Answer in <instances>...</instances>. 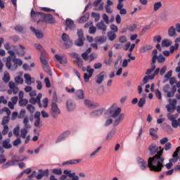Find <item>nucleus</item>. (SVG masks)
I'll use <instances>...</instances> for the list:
<instances>
[{
    "instance_id": "obj_1",
    "label": "nucleus",
    "mask_w": 180,
    "mask_h": 180,
    "mask_svg": "<svg viewBox=\"0 0 180 180\" xmlns=\"http://www.w3.org/2000/svg\"><path fill=\"white\" fill-rule=\"evenodd\" d=\"M163 149H161L158 154L153 157H150L148 159V164L144 159L141 158H136V162L139 167L142 169V171H146L147 168L149 167L150 171H154V172H161L162 171V167H165L164 161L165 159L162 156Z\"/></svg>"
},
{
    "instance_id": "obj_2",
    "label": "nucleus",
    "mask_w": 180,
    "mask_h": 180,
    "mask_svg": "<svg viewBox=\"0 0 180 180\" xmlns=\"http://www.w3.org/2000/svg\"><path fill=\"white\" fill-rule=\"evenodd\" d=\"M117 106V105L116 104H113L110 108V113L111 115V117L115 119L114 120V126H117L123 120V119H124V113H121L122 108Z\"/></svg>"
},
{
    "instance_id": "obj_3",
    "label": "nucleus",
    "mask_w": 180,
    "mask_h": 180,
    "mask_svg": "<svg viewBox=\"0 0 180 180\" xmlns=\"http://www.w3.org/2000/svg\"><path fill=\"white\" fill-rule=\"evenodd\" d=\"M14 64L12 65V56H8L6 58V67L8 68V70H17L18 69V65L20 67L23 64V61L19 58H15L13 60Z\"/></svg>"
},
{
    "instance_id": "obj_4",
    "label": "nucleus",
    "mask_w": 180,
    "mask_h": 180,
    "mask_svg": "<svg viewBox=\"0 0 180 180\" xmlns=\"http://www.w3.org/2000/svg\"><path fill=\"white\" fill-rule=\"evenodd\" d=\"M180 151V146H179L178 148H176V150L173 153V158L169 160V162L167 163L165 165L166 168H167V169H171V168L172 167V162H176V161H178L179 160V157H178V153Z\"/></svg>"
},
{
    "instance_id": "obj_5",
    "label": "nucleus",
    "mask_w": 180,
    "mask_h": 180,
    "mask_svg": "<svg viewBox=\"0 0 180 180\" xmlns=\"http://www.w3.org/2000/svg\"><path fill=\"white\" fill-rule=\"evenodd\" d=\"M60 113H61V110L58 108V105H57V103H52L51 105V109H50V115L52 116V117L56 119V117H57V116H58Z\"/></svg>"
},
{
    "instance_id": "obj_6",
    "label": "nucleus",
    "mask_w": 180,
    "mask_h": 180,
    "mask_svg": "<svg viewBox=\"0 0 180 180\" xmlns=\"http://www.w3.org/2000/svg\"><path fill=\"white\" fill-rule=\"evenodd\" d=\"M148 151L150 152V155H154V154H158L160 150H164L162 147H159V150L157 145L155 143H151L149 145L148 148ZM164 153V150H162V154Z\"/></svg>"
},
{
    "instance_id": "obj_7",
    "label": "nucleus",
    "mask_w": 180,
    "mask_h": 180,
    "mask_svg": "<svg viewBox=\"0 0 180 180\" xmlns=\"http://www.w3.org/2000/svg\"><path fill=\"white\" fill-rule=\"evenodd\" d=\"M26 158H22V156H14V160L8 162L6 164L3 165V168H6L7 167H11L15 165V162H19V161H25Z\"/></svg>"
},
{
    "instance_id": "obj_8",
    "label": "nucleus",
    "mask_w": 180,
    "mask_h": 180,
    "mask_svg": "<svg viewBox=\"0 0 180 180\" xmlns=\"http://www.w3.org/2000/svg\"><path fill=\"white\" fill-rule=\"evenodd\" d=\"M31 18L34 20H38L37 23H40V22H41V19L43 18V13L36 12L32 8L31 11Z\"/></svg>"
},
{
    "instance_id": "obj_9",
    "label": "nucleus",
    "mask_w": 180,
    "mask_h": 180,
    "mask_svg": "<svg viewBox=\"0 0 180 180\" xmlns=\"http://www.w3.org/2000/svg\"><path fill=\"white\" fill-rule=\"evenodd\" d=\"M34 126L35 127H37L38 129H40L41 126H43V124L41 123V121H40V112L37 111L34 115Z\"/></svg>"
},
{
    "instance_id": "obj_10",
    "label": "nucleus",
    "mask_w": 180,
    "mask_h": 180,
    "mask_svg": "<svg viewBox=\"0 0 180 180\" xmlns=\"http://www.w3.org/2000/svg\"><path fill=\"white\" fill-rule=\"evenodd\" d=\"M43 96V94L41 93H39L37 98H31L30 99V103H32V105H36L37 103L38 104V106L39 108H43V105H41V102L40 101V99H41Z\"/></svg>"
},
{
    "instance_id": "obj_11",
    "label": "nucleus",
    "mask_w": 180,
    "mask_h": 180,
    "mask_svg": "<svg viewBox=\"0 0 180 180\" xmlns=\"http://www.w3.org/2000/svg\"><path fill=\"white\" fill-rule=\"evenodd\" d=\"M8 86L10 88V89L8 90V95H12V92L14 94V95H16V94L19 92V88L16 86L15 82H10L8 84Z\"/></svg>"
},
{
    "instance_id": "obj_12",
    "label": "nucleus",
    "mask_w": 180,
    "mask_h": 180,
    "mask_svg": "<svg viewBox=\"0 0 180 180\" xmlns=\"http://www.w3.org/2000/svg\"><path fill=\"white\" fill-rule=\"evenodd\" d=\"M41 20V22H45V23H54V17L51 14H45L43 13Z\"/></svg>"
},
{
    "instance_id": "obj_13",
    "label": "nucleus",
    "mask_w": 180,
    "mask_h": 180,
    "mask_svg": "<svg viewBox=\"0 0 180 180\" xmlns=\"http://www.w3.org/2000/svg\"><path fill=\"white\" fill-rule=\"evenodd\" d=\"M62 40H63L64 45L67 49H68V47L70 46H72V41L70 40V37L67 34L63 33L62 34Z\"/></svg>"
},
{
    "instance_id": "obj_14",
    "label": "nucleus",
    "mask_w": 180,
    "mask_h": 180,
    "mask_svg": "<svg viewBox=\"0 0 180 180\" xmlns=\"http://www.w3.org/2000/svg\"><path fill=\"white\" fill-rule=\"evenodd\" d=\"M70 134H71V132L70 131H66L61 134L56 141V144H58V143H61V141L65 140L68 137V136H70Z\"/></svg>"
},
{
    "instance_id": "obj_15",
    "label": "nucleus",
    "mask_w": 180,
    "mask_h": 180,
    "mask_svg": "<svg viewBox=\"0 0 180 180\" xmlns=\"http://www.w3.org/2000/svg\"><path fill=\"white\" fill-rule=\"evenodd\" d=\"M24 78H25V82L27 84V85H32V84H34V82L36 79L34 77H30V75L25 73L24 75Z\"/></svg>"
},
{
    "instance_id": "obj_16",
    "label": "nucleus",
    "mask_w": 180,
    "mask_h": 180,
    "mask_svg": "<svg viewBox=\"0 0 180 180\" xmlns=\"http://www.w3.org/2000/svg\"><path fill=\"white\" fill-rule=\"evenodd\" d=\"M55 58L60 64H67V57L65 56L55 55Z\"/></svg>"
},
{
    "instance_id": "obj_17",
    "label": "nucleus",
    "mask_w": 180,
    "mask_h": 180,
    "mask_svg": "<svg viewBox=\"0 0 180 180\" xmlns=\"http://www.w3.org/2000/svg\"><path fill=\"white\" fill-rule=\"evenodd\" d=\"M65 175H68L69 178H72V180H79L78 176H75V173H71V170H64Z\"/></svg>"
},
{
    "instance_id": "obj_18",
    "label": "nucleus",
    "mask_w": 180,
    "mask_h": 180,
    "mask_svg": "<svg viewBox=\"0 0 180 180\" xmlns=\"http://www.w3.org/2000/svg\"><path fill=\"white\" fill-rule=\"evenodd\" d=\"M65 25H66L67 27L70 29V30H74V29H75V24L74 23V20H72L70 18H68L65 20Z\"/></svg>"
},
{
    "instance_id": "obj_19",
    "label": "nucleus",
    "mask_w": 180,
    "mask_h": 180,
    "mask_svg": "<svg viewBox=\"0 0 180 180\" xmlns=\"http://www.w3.org/2000/svg\"><path fill=\"white\" fill-rule=\"evenodd\" d=\"M66 106L68 108V110L72 111L75 109V103L72 100H68L66 102Z\"/></svg>"
},
{
    "instance_id": "obj_20",
    "label": "nucleus",
    "mask_w": 180,
    "mask_h": 180,
    "mask_svg": "<svg viewBox=\"0 0 180 180\" xmlns=\"http://www.w3.org/2000/svg\"><path fill=\"white\" fill-rule=\"evenodd\" d=\"M30 30H32V32L35 34V36L38 39H43V32H41V31L39 30H35V28L33 27H30Z\"/></svg>"
},
{
    "instance_id": "obj_21",
    "label": "nucleus",
    "mask_w": 180,
    "mask_h": 180,
    "mask_svg": "<svg viewBox=\"0 0 180 180\" xmlns=\"http://www.w3.org/2000/svg\"><path fill=\"white\" fill-rule=\"evenodd\" d=\"M168 36H169V37H176V30L175 29V27L172 26L169 28Z\"/></svg>"
},
{
    "instance_id": "obj_22",
    "label": "nucleus",
    "mask_w": 180,
    "mask_h": 180,
    "mask_svg": "<svg viewBox=\"0 0 180 180\" xmlns=\"http://www.w3.org/2000/svg\"><path fill=\"white\" fill-rule=\"evenodd\" d=\"M157 131H158V128H150V134L152 136L155 140H157L158 139V135H157Z\"/></svg>"
},
{
    "instance_id": "obj_23",
    "label": "nucleus",
    "mask_w": 180,
    "mask_h": 180,
    "mask_svg": "<svg viewBox=\"0 0 180 180\" xmlns=\"http://www.w3.org/2000/svg\"><path fill=\"white\" fill-rule=\"evenodd\" d=\"M75 96L78 99H84V98H85V94L84 93V90H77L75 93Z\"/></svg>"
},
{
    "instance_id": "obj_24",
    "label": "nucleus",
    "mask_w": 180,
    "mask_h": 180,
    "mask_svg": "<svg viewBox=\"0 0 180 180\" xmlns=\"http://www.w3.org/2000/svg\"><path fill=\"white\" fill-rule=\"evenodd\" d=\"M102 113H103V109H98V110L93 111L91 113V117H96V116H101Z\"/></svg>"
},
{
    "instance_id": "obj_25",
    "label": "nucleus",
    "mask_w": 180,
    "mask_h": 180,
    "mask_svg": "<svg viewBox=\"0 0 180 180\" xmlns=\"http://www.w3.org/2000/svg\"><path fill=\"white\" fill-rule=\"evenodd\" d=\"M172 44V41L171 39H165L162 41V47H169Z\"/></svg>"
},
{
    "instance_id": "obj_26",
    "label": "nucleus",
    "mask_w": 180,
    "mask_h": 180,
    "mask_svg": "<svg viewBox=\"0 0 180 180\" xmlns=\"http://www.w3.org/2000/svg\"><path fill=\"white\" fill-rule=\"evenodd\" d=\"M22 123L24 124V127L25 129H31L32 126L29 124V117H25L22 120Z\"/></svg>"
},
{
    "instance_id": "obj_27",
    "label": "nucleus",
    "mask_w": 180,
    "mask_h": 180,
    "mask_svg": "<svg viewBox=\"0 0 180 180\" xmlns=\"http://www.w3.org/2000/svg\"><path fill=\"white\" fill-rule=\"evenodd\" d=\"M103 78H105V75H103V72H101L96 76V82L97 84H101V82H103Z\"/></svg>"
},
{
    "instance_id": "obj_28",
    "label": "nucleus",
    "mask_w": 180,
    "mask_h": 180,
    "mask_svg": "<svg viewBox=\"0 0 180 180\" xmlns=\"http://www.w3.org/2000/svg\"><path fill=\"white\" fill-rule=\"evenodd\" d=\"M160 8H162V3L161 1H158L153 4L154 12H157Z\"/></svg>"
},
{
    "instance_id": "obj_29",
    "label": "nucleus",
    "mask_w": 180,
    "mask_h": 180,
    "mask_svg": "<svg viewBox=\"0 0 180 180\" xmlns=\"http://www.w3.org/2000/svg\"><path fill=\"white\" fill-rule=\"evenodd\" d=\"M97 28L99 29L100 30H106V25H105V22L103 21H101L100 22L97 23L96 25Z\"/></svg>"
},
{
    "instance_id": "obj_30",
    "label": "nucleus",
    "mask_w": 180,
    "mask_h": 180,
    "mask_svg": "<svg viewBox=\"0 0 180 180\" xmlns=\"http://www.w3.org/2000/svg\"><path fill=\"white\" fill-rule=\"evenodd\" d=\"M107 36H108L109 40H110V41H113V40H115L116 39V33H115L112 31L108 32Z\"/></svg>"
},
{
    "instance_id": "obj_31",
    "label": "nucleus",
    "mask_w": 180,
    "mask_h": 180,
    "mask_svg": "<svg viewBox=\"0 0 180 180\" xmlns=\"http://www.w3.org/2000/svg\"><path fill=\"white\" fill-rule=\"evenodd\" d=\"M153 49L152 45H145L143 47L140 49L141 53H146V51H148V50H151Z\"/></svg>"
},
{
    "instance_id": "obj_32",
    "label": "nucleus",
    "mask_w": 180,
    "mask_h": 180,
    "mask_svg": "<svg viewBox=\"0 0 180 180\" xmlns=\"http://www.w3.org/2000/svg\"><path fill=\"white\" fill-rule=\"evenodd\" d=\"M27 129H29V128L24 127L20 130V136L22 139H26V136H27L28 133Z\"/></svg>"
},
{
    "instance_id": "obj_33",
    "label": "nucleus",
    "mask_w": 180,
    "mask_h": 180,
    "mask_svg": "<svg viewBox=\"0 0 180 180\" xmlns=\"http://www.w3.org/2000/svg\"><path fill=\"white\" fill-rule=\"evenodd\" d=\"M96 43H100L101 44L102 43H105L106 41V38L105 37H96L95 38Z\"/></svg>"
},
{
    "instance_id": "obj_34",
    "label": "nucleus",
    "mask_w": 180,
    "mask_h": 180,
    "mask_svg": "<svg viewBox=\"0 0 180 180\" xmlns=\"http://www.w3.org/2000/svg\"><path fill=\"white\" fill-rule=\"evenodd\" d=\"M85 106H87V108H95V104H94L93 102H91L90 100L86 99L84 102Z\"/></svg>"
},
{
    "instance_id": "obj_35",
    "label": "nucleus",
    "mask_w": 180,
    "mask_h": 180,
    "mask_svg": "<svg viewBox=\"0 0 180 180\" xmlns=\"http://www.w3.org/2000/svg\"><path fill=\"white\" fill-rule=\"evenodd\" d=\"M10 140L9 139H6L3 142V147L4 148H12V145L10 144Z\"/></svg>"
},
{
    "instance_id": "obj_36",
    "label": "nucleus",
    "mask_w": 180,
    "mask_h": 180,
    "mask_svg": "<svg viewBox=\"0 0 180 180\" xmlns=\"http://www.w3.org/2000/svg\"><path fill=\"white\" fill-rule=\"evenodd\" d=\"M176 117H178V114L172 115L171 113L167 114V118L170 120V122H173L176 120Z\"/></svg>"
},
{
    "instance_id": "obj_37",
    "label": "nucleus",
    "mask_w": 180,
    "mask_h": 180,
    "mask_svg": "<svg viewBox=\"0 0 180 180\" xmlns=\"http://www.w3.org/2000/svg\"><path fill=\"white\" fill-rule=\"evenodd\" d=\"M116 134V131L115 130H111L107 135L106 136V140H112L113 139V136Z\"/></svg>"
},
{
    "instance_id": "obj_38",
    "label": "nucleus",
    "mask_w": 180,
    "mask_h": 180,
    "mask_svg": "<svg viewBox=\"0 0 180 180\" xmlns=\"http://www.w3.org/2000/svg\"><path fill=\"white\" fill-rule=\"evenodd\" d=\"M85 40V38H78V39L75 42L76 46H83L84 41Z\"/></svg>"
},
{
    "instance_id": "obj_39",
    "label": "nucleus",
    "mask_w": 180,
    "mask_h": 180,
    "mask_svg": "<svg viewBox=\"0 0 180 180\" xmlns=\"http://www.w3.org/2000/svg\"><path fill=\"white\" fill-rule=\"evenodd\" d=\"M27 110H28V112H30V113H33L34 112H36V108L31 104L27 105Z\"/></svg>"
},
{
    "instance_id": "obj_40",
    "label": "nucleus",
    "mask_w": 180,
    "mask_h": 180,
    "mask_svg": "<svg viewBox=\"0 0 180 180\" xmlns=\"http://www.w3.org/2000/svg\"><path fill=\"white\" fill-rule=\"evenodd\" d=\"M27 103H29V101H27V99L21 98L19 100V105L20 106H26V105H27Z\"/></svg>"
},
{
    "instance_id": "obj_41",
    "label": "nucleus",
    "mask_w": 180,
    "mask_h": 180,
    "mask_svg": "<svg viewBox=\"0 0 180 180\" xmlns=\"http://www.w3.org/2000/svg\"><path fill=\"white\" fill-rule=\"evenodd\" d=\"M88 19H89V15L86 14V15H83L82 17H81V18L79 20V23H84V22H86V20H88Z\"/></svg>"
},
{
    "instance_id": "obj_42",
    "label": "nucleus",
    "mask_w": 180,
    "mask_h": 180,
    "mask_svg": "<svg viewBox=\"0 0 180 180\" xmlns=\"http://www.w3.org/2000/svg\"><path fill=\"white\" fill-rule=\"evenodd\" d=\"M78 162H81V159H75V160H68L67 162H65V165L67 164H78Z\"/></svg>"
},
{
    "instance_id": "obj_43",
    "label": "nucleus",
    "mask_w": 180,
    "mask_h": 180,
    "mask_svg": "<svg viewBox=\"0 0 180 180\" xmlns=\"http://www.w3.org/2000/svg\"><path fill=\"white\" fill-rule=\"evenodd\" d=\"M19 46L20 47L21 49L18 51V54L20 57H22V56H25V47L22 45H19Z\"/></svg>"
},
{
    "instance_id": "obj_44",
    "label": "nucleus",
    "mask_w": 180,
    "mask_h": 180,
    "mask_svg": "<svg viewBox=\"0 0 180 180\" xmlns=\"http://www.w3.org/2000/svg\"><path fill=\"white\" fill-rule=\"evenodd\" d=\"M10 79H11V76L9 75V73H8V72H5L4 76L3 77V81H4V82H9Z\"/></svg>"
},
{
    "instance_id": "obj_45",
    "label": "nucleus",
    "mask_w": 180,
    "mask_h": 180,
    "mask_svg": "<svg viewBox=\"0 0 180 180\" xmlns=\"http://www.w3.org/2000/svg\"><path fill=\"white\" fill-rule=\"evenodd\" d=\"M172 126L174 129H176V127H178V126H179V127H180V118H179L177 120H176L175 121H173L172 122Z\"/></svg>"
},
{
    "instance_id": "obj_46",
    "label": "nucleus",
    "mask_w": 180,
    "mask_h": 180,
    "mask_svg": "<svg viewBox=\"0 0 180 180\" xmlns=\"http://www.w3.org/2000/svg\"><path fill=\"white\" fill-rule=\"evenodd\" d=\"M13 134L15 135L16 137H19V135L20 134V128L19 126L14 128Z\"/></svg>"
},
{
    "instance_id": "obj_47",
    "label": "nucleus",
    "mask_w": 180,
    "mask_h": 180,
    "mask_svg": "<svg viewBox=\"0 0 180 180\" xmlns=\"http://www.w3.org/2000/svg\"><path fill=\"white\" fill-rule=\"evenodd\" d=\"M43 68L46 72H47L49 75H51V70H50V66L49 64L44 65Z\"/></svg>"
},
{
    "instance_id": "obj_48",
    "label": "nucleus",
    "mask_w": 180,
    "mask_h": 180,
    "mask_svg": "<svg viewBox=\"0 0 180 180\" xmlns=\"http://www.w3.org/2000/svg\"><path fill=\"white\" fill-rule=\"evenodd\" d=\"M76 63L79 68H82V65H84V62L81 58H79L76 60Z\"/></svg>"
},
{
    "instance_id": "obj_49",
    "label": "nucleus",
    "mask_w": 180,
    "mask_h": 180,
    "mask_svg": "<svg viewBox=\"0 0 180 180\" xmlns=\"http://www.w3.org/2000/svg\"><path fill=\"white\" fill-rule=\"evenodd\" d=\"M166 108L167 109V111L170 113H173V112L175 110V106L172 105L171 104L166 105Z\"/></svg>"
},
{
    "instance_id": "obj_50",
    "label": "nucleus",
    "mask_w": 180,
    "mask_h": 180,
    "mask_svg": "<svg viewBox=\"0 0 180 180\" xmlns=\"http://www.w3.org/2000/svg\"><path fill=\"white\" fill-rule=\"evenodd\" d=\"M154 70H155V64H152L151 68L147 70L146 72V75H150V74H151V72H153Z\"/></svg>"
},
{
    "instance_id": "obj_51",
    "label": "nucleus",
    "mask_w": 180,
    "mask_h": 180,
    "mask_svg": "<svg viewBox=\"0 0 180 180\" xmlns=\"http://www.w3.org/2000/svg\"><path fill=\"white\" fill-rule=\"evenodd\" d=\"M144 103H146V98H141L138 103V106H139V108H143V106H144Z\"/></svg>"
},
{
    "instance_id": "obj_52",
    "label": "nucleus",
    "mask_w": 180,
    "mask_h": 180,
    "mask_svg": "<svg viewBox=\"0 0 180 180\" xmlns=\"http://www.w3.org/2000/svg\"><path fill=\"white\" fill-rule=\"evenodd\" d=\"M92 18H95L96 22H98L101 19V14L96 13H91Z\"/></svg>"
},
{
    "instance_id": "obj_53",
    "label": "nucleus",
    "mask_w": 180,
    "mask_h": 180,
    "mask_svg": "<svg viewBox=\"0 0 180 180\" xmlns=\"http://www.w3.org/2000/svg\"><path fill=\"white\" fill-rule=\"evenodd\" d=\"M89 33H90V34H95V33H96V27L91 26L89 30Z\"/></svg>"
},
{
    "instance_id": "obj_54",
    "label": "nucleus",
    "mask_w": 180,
    "mask_h": 180,
    "mask_svg": "<svg viewBox=\"0 0 180 180\" xmlns=\"http://www.w3.org/2000/svg\"><path fill=\"white\" fill-rule=\"evenodd\" d=\"M25 115H26V110H21L18 115V119H23V117L25 118Z\"/></svg>"
},
{
    "instance_id": "obj_55",
    "label": "nucleus",
    "mask_w": 180,
    "mask_h": 180,
    "mask_svg": "<svg viewBox=\"0 0 180 180\" xmlns=\"http://www.w3.org/2000/svg\"><path fill=\"white\" fill-rule=\"evenodd\" d=\"M161 40H162V38H161V36L160 35H157L153 37L154 43H161Z\"/></svg>"
},
{
    "instance_id": "obj_56",
    "label": "nucleus",
    "mask_w": 180,
    "mask_h": 180,
    "mask_svg": "<svg viewBox=\"0 0 180 180\" xmlns=\"http://www.w3.org/2000/svg\"><path fill=\"white\" fill-rule=\"evenodd\" d=\"M69 55L70 56V57H72L73 58H75L76 60H78V58H79V55L75 52H71L69 53Z\"/></svg>"
},
{
    "instance_id": "obj_57",
    "label": "nucleus",
    "mask_w": 180,
    "mask_h": 180,
    "mask_svg": "<svg viewBox=\"0 0 180 180\" xmlns=\"http://www.w3.org/2000/svg\"><path fill=\"white\" fill-rule=\"evenodd\" d=\"M86 71V72H88V74H89V75H90V77H92V75L94 74V69L91 68V66H87Z\"/></svg>"
},
{
    "instance_id": "obj_58",
    "label": "nucleus",
    "mask_w": 180,
    "mask_h": 180,
    "mask_svg": "<svg viewBox=\"0 0 180 180\" xmlns=\"http://www.w3.org/2000/svg\"><path fill=\"white\" fill-rule=\"evenodd\" d=\"M15 81L17 84H23V78L20 76H18L15 78Z\"/></svg>"
},
{
    "instance_id": "obj_59",
    "label": "nucleus",
    "mask_w": 180,
    "mask_h": 180,
    "mask_svg": "<svg viewBox=\"0 0 180 180\" xmlns=\"http://www.w3.org/2000/svg\"><path fill=\"white\" fill-rule=\"evenodd\" d=\"M108 56L110 58L108 61H105L106 64H110V63H112V56H113V52L112 51H109Z\"/></svg>"
},
{
    "instance_id": "obj_60",
    "label": "nucleus",
    "mask_w": 180,
    "mask_h": 180,
    "mask_svg": "<svg viewBox=\"0 0 180 180\" xmlns=\"http://www.w3.org/2000/svg\"><path fill=\"white\" fill-rule=\"evenodd\" d=\"M77 36H78L79 39H85L84 37V32L82 31V30H77Z\"/></svg>"
},
{
    "instance_id": "obj_61",
    "label": "nucleus",
    "mask_w": 180,
    "mask_h": 180,
    "mask_svg": "<svg viewBox=\"0 0 180 180\" xmlns=\"http://www.w3.org/2000/svg\"><path fill=\"white\" fill-rule=\"evenodd\" d=\"M158 61L160 63H164V61H165V57H164L162 54L159 55L158 56Z\"/></svg>"
},
{
    "instance_id": "obj_62",
    "label": "nucleus",
    "mask_w": 180,
    "mask_h": 180,
    "mask_svg": "<svg viewBox=\"0 0 180 180\" xmlns=\"http://www.w3.org/2000/svg\"><path fill=\"white\" fill-rule=\"evenodd\" d=\"M9 131V127L8 125L4 126V129L2 131V134L6 135Z\"/></svg>"
},
{
    "instance_id": "obj_63",
    "label": "nucleus",
    "mask_w": 180,
    "mask_h": 180,
    "mask_svg": "<svg viewBox=\"0 0 180 180\" xmlns=\"http://www.w3.org/2000/svg\"><path fill=\"white\" fill-rule=\"evenodd\" d=\"M53 174H56V175H61V174H63L60 169H53Z\"/></svg>"
},
{
    "instance_id": "obj_64",
    "label": "nucleus",
    "mask_w": 180,
    "mask_h": 180,
    "mask_svg": "<svg viewBox=\"0 0 180 180\" xmlns=\"http://www.w3.org/2000/svg\"><path fill=\"white\" fill-rule=\"evenodd\" d=\"M10 119L9 116L3 117L2 124H6V123H8Z\"/></svg>"
}]
</instances>
